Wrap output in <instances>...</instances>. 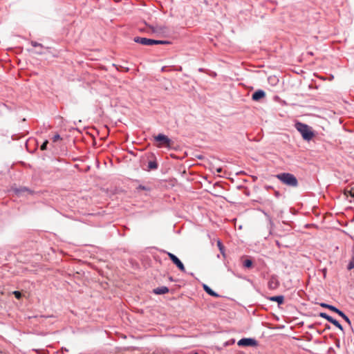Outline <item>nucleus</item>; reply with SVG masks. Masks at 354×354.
<instances>
[{"instance_id": "1", "label": "nucleus", "mask_w": 354, "mask_h": 354, "mask_svg": "<svg viewBox=\"0 0 354 354\" xmlns=\"http://www.w3.org/2000/svg\"><path fill=\"white\" fill-rule=\"evenodd\" d=\"M295 128L301 133L304 140L310 141L314 136V132L310 127L304 123L297 122L295 124Z\"/></svg>"}, {"instance_id": "2", "label": "nucleus", "mask_w": 354, "mask_h": 354, "mask_svg": "<svg viewBox=\"0 0 354 354\" xmlns=\"http://www.w3.org/2000/svg\"><path fill=\"white\" fill-rule=\"evenodd\" d=\"M277 178L283 184L295 187L298 185L297 178L290 173H281L277 175Z\"/></svg>"}, {"instance_id": "3", "label": "nucleus", "mask_w": 354, "mask_h": 354, "mask_svg": "<svg viewBox=\"0 0 354 354\" xmlns=\"http://www.w3.org/2000/svg\"><path fill=\"white\" fill-rule=\"evenodd\" d=\"M133 41L136 43L141 44L145 46H150L153 44H168L169 41H163V40H156L152 39H149L146 37H136L133 39Z\"/></svg>"}, {"instance_id": "4", "label": "nucleus", "mask_w": 354, "mask_h": 354, "mask_svg": "<svg viewBox=\"0 0 354 354\" xmlns=\"http://www.w3.org/2000/svg\"><path fill=\"white\" fill-rule=\"evenodd\" d=\"M239 346H255L257 345V341L251 337H244L238 341Z\"/></svg>"}, {"instance_id": "5", "label": "nucleus", "mask_w": 354, "mask_h": 354, "mask_svg": "<svg viewBox=\"0 0 354 354\" xmlns=\"http://www.w3.org/2000/svg\"><path fill=\"white\" fill-rule=\"evenodd\" d=\"M171 261L177 266V268L182 272H185V268L182 261L173 253L169 252H167Z\"/></svg>"}, {"instance_id": "6", "label": "nucleus", "mask_w": 354, "mask_h": 354, "mask_svg": "<svg viewBox=\"0 0 354 354\" xmlns=\"http://www.w3.org/2000/svg\"><path fill=\"white\" fill-rule=\"evenodd\" d=\"M154 140L156 141L161 142L162 145H165L167 147L170 146L171 140L165 134L159 133L156 136L154 137Z\"/></svg>"}, {"instance_id": "7", "label": "nucleus", "mask_w": 354, "mask_h": 354, "mask_svg": "<svg viewBox=\"0 0 354 354\" xmlns=\"http://www.w3.org/2000/svg\"><path fill=\"white\" fill-rule=\"evenodd\" d=\"M266 96V92L263 90L259 89L253 93L252 95V99L254 101H259L260 99Z\"/></svg>"}, {"instance_id": "8", "label": "nucleus", "mask_w": 354, "mask_h": 354, "mask_svg": "<svg viewBox=\"0 0 354 354\" xmlns=\"http://www.w3.org/2000/svg\"><path fill=\"white\" fill-rule=\"evenodd\" d=\"M203 290L205 291L206 293H207L209 295L213 296L214 297H218L220 295L216 293L215 291H214L209 286H208L207 284L203 285Z\"/></svg>"}, {"instance_id": "9", "label": "nucleus", "mask_w": 354, "mask_h": 354, "mask_svg": "<svg viewBox=\"0 0 354 354\" xmlns=\"http://www.w3.org/2000/svg\"><path fill=\"white\" fill-rule=\"evenodd\" d=\"M168 292L169 288L167 286H160L153 290V292L156 295H162Z\"/></svg>"}, {"instance_id": "10", "label": "nucleus", "mask_w": 354, "mask_h": 354, "mask_svg": "<svg viewBox=\"0 0 354 354\" xmlns=\"http://www.w3.org/2000/svg\"><path fill=\"white\" fill-rule=\"evenodd\" d=\"M338 315H339L342 319L345 320L348 323V324L351 326V329H353L351 322L349 319V317L341 310L338 309L337 312L336 313Z\"/></svg>"}, {"instance_id": "11", "label": "nucleus", "mask_w": 354, "mask_h": 354, "mask_svg": "<svg viewBox=\"0 0 354 354\" xmlns=\"http://www.w3.org/2000/svg\"><path fill=\"white\" fill-rule=\"evenodd\" d=\"M270 300L272 301H276L279 304H281L283 302L284 297L283 295H277L270 297Z\"/></svg>"}, {"instance_id": "12", "label": "nucleus", "mask_w": 354, "mask_h": 354, "mask_svg": "<svg viewBox=\"0 0 354 354\" xmlns=\"http://www.w3.org/2000/svg\"><path fill=\"white\" fill-rule=\"evenodd\" d=\"M320 306L322 307H323V308H328V309H329L331 311L335 312V313H337L338 309H339L337 307H335V306H333V305H330V304H328L326 303H321Z\"/></svg>"}, {"instance_id": "13", "label": "nucleus", "mask_w": 354, "mask_h": 354, "mask_svg": "<svg viewBox=\"0 0 354 354\" xmlns=\"http://www.w3.org/2000/svg\"><path fill=\"white\" fill-rule=\"evenodd\" d=\"M353 268H354V248H353V250H352L351 259L349 261L348 266H347V269L348 270H351Z\"/></svg>"}, {"instance_id": "14", "label": "nucleus", "mask_w": 354, "mask_h": 354, "mask_svg": "<svg viewBox=\"0 0 354 354\" xmlns=\"http://www.w3.org/2000/svg\"><path fill=\"white\" fill-rule=\"evenodd\" d=\"M330 323H332L334 326H335L337 328H339L340 330L343 331V326H342V324H339V322L336 320L335 319L333 318L330 319V321L329 322Z\"/></svg>"}, {"instance_id": "15", "label": "nucleus", "mask_w": 354, "mask_h": 354, "mask_svg": "<svg viewBox=\"0 0 354 354\" xmlns=\"http://www.w3.org/2000/svg\"><path fill=\"white\" fill-rule=\"evenodd\" d=\"M263 214L264 215L266 216L267 218V220L269 223V225H270V234H271V231L273 229L274 225V223L271 218V217L270 216V215H268L266 212H263Z\"/></svg>"}, {"instance_id": "16", "label": "nucleus", "mask_w": 354, "mask_h": 354, "mask_svg": "<svg viewBox=\"0 0 354 354\" xmlns=\"http://www.w3.org/2000/svg\"><path fill=\"white\" fill-rule=\"evenodd\" d=\"M148 168L149 169H156L158 168V164L156 161H149L148 163Z\"/></svg>"}, {"instance_id": "17", "label": "nucleus", "mask_w": 354, "mask_h": 354, "mask_svg": "<svg viewBox=\"0 0 354 354\" xmlns=\"http://www.w3.org/2000/svg\"><path fill=\"white\" fill-rule=\"evenodd\" d=\"M319 316L322 318H324L325 319H326L328 322H330V319H332V317L328 315V314H326V313H320L319 314Z\"/></svg>"}, {"instance_id": "18", "label": "nucleus", "mask_w": 354, "mask_h": 354, "mask_svg": "<svg viewBox=\"0 0 354 354\" xmlns=\"http://www.w3.org/2000/svg\"><path fill=\"white\" fill-rule=\"evenodd\" d=\"M252 266V261L250 259H245L243 261V266L245 268H249Z\"/></svg>"}, {"instance_id": "19", "label": "nucleus", "mask_w": 354, "mask_h": 354, "mask_svg": "<svg viewBox=\"0 0 354 354\" xmlns=\"http://www.w3.org/2000/svg\"><path fill=\"white\" fill-rule=\"evenodd\" d=\"M48 144V140H45L41 146V150H46Z\"/></svg>"}, {"instance_id": "20", "label": "nucleus", "mask_w": 354, "mask_h": 354, "mask_svg": "<svg viewBox=\"0 0 354 354\" xmlns=\"http://www.w3.org/2000/svg\"><path fill=\"white\" fill-rule=\"evenodd\" d=\"M13 294L15 295V297L17 299H19L21 296V294L19 291H14Z\"/></svg>"}, {"instance_id": "21", "label": "nucleus", "mask_w": 354, "mask_h": 354, "mask_svg": "<svg viewBox=\"0 0 354 354\" xmlns=\"http://www.w3.org/2000/svg\"><path fill=\"white\" fill-rule=\"evenodd\" d=\"M59 139H61V137H60V136H59L58 133L55 134V135L53 137V142H56V141H57V140H59Z\"/></svg>"}, {"instance_id": "22", "label": "nucleus", "mask_w": 354, "mask_h": 354, "mask_svg": "<svg viewBox=\"0 0 354 354\" xmlns=\"http://www.w3.org/2000/svg\"><path fill=\"white\" fill-rule=\"evenodd\" d=\"M218 246L219 247L220 251L223 253V247L220 241H218Z\"/></svg>"}, {"instance_id": "23", "label": "nucleus", "mask_w": 354, "mask_h": 354, "mask_svg": "<svg viewBox=\"0 0 354 354\" xmlns=\"http://www.w3.org/2000/svg\"><path fill=\"white\" fill-rule=\"evenodd\" d=\"M32 45L33 46H35V47H37V46H40V47H41V46H42V45H41V44H38V43H37V42H34V41H32Z\"/></svg>"}, {"instance_id": "24", "label": "nucleus", "mask_w": 354, "mask_h": 354, "mask_svg": "<svg viewBox=\"0 0 354 354\" xmlns=\"http://www.w3.org/2000/svg\"><path fill=\"white\" fill-rule=\"evenodd\" d=\"M350 195H351L353 198H354V191H353H353H351V192H350Z\"/></svg>"}, {"instance_id": "25", "label": "nucleus", "mask_w": 354, "mask_h": 354, "mask_svg": "<svg viewBox=\"0 0 354 354\" xmlns=\"http://www.w3.org/2000/svg\"><path fill=\"white\" fill-rule=\"evenodd\" d=\"M221 171H222L221 168H217L216 169V171L218 172V173L221 172Z\"/></svg>"}, {"instance_id": "26", "label": "nucleus", "mask_w": 354, "mask_h": 354, "mask_svg": "<svg viewBox=\"0 0 354 354\" xmlns=\"http://www.w3.org/2000/svg\"><path fill=\"white\" fill-rule=\"evenodd\" d=\"M189 274H190L191 276H193L194 273L193 272H190V273H189Z\"/></svg>"}, {"instance_id": "27", "label": "nucleus", "mask_w": 354, "mask_h": 354, "mask_svg": "<svg viewBox=\"0 0 354 354\" xmlns=\"http://www.w3.org/2000/svg\"><path fill=\"white\" fill-rule=\"evenodd\" d=\"M169 279L170 281H173V279H172V277H170L169 278Z\"/></svg>"}, {"instance_id": "28", "label": "nucleus", "mask_w": 354, "mask_h": 354, "mask_svg": "<svg viewBox=\"0 0 354 354\" xmlns=\"http://www.w3.org/2000/svg\"><path fill=\"white\" fill-rule=\"evenodd\" d=\"M198 71H203V68H200L198 69Z\"/></svg>"}, {"instance_id": "29", "label": "nucleus", "mask_w": 354, "mask_h": 354, "mask_svg": "<svg viewBox=\"0 0 354 354\" xmlns=\"http://www.w3.org/2000/svg\"><path fill=\"white\" fill-rule=\"evenodd\" d=\"M194 354H198V353H195Z\"/></svg>"}]
</instances>
